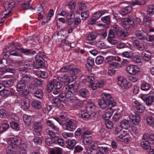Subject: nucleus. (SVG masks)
I'll return each mask as SVG.
<instances>
[{"mask_svg":"<svg viewBox=\"0 0 154 154\" xmlns=\"http://www.w3.org/2000/svg\"><path fill=\"white\" fill-rule=\"evenodd\" d=\"M102 99L98 101L99 105L102 108L111 110L116 105L113 99L110 95L107 93H103L101 94Z\"/></svg>","mask_w":154,"mask_h":154,"instance_id":"f257e3e1","label":"nucleus"},{"mask_svg":"<svg viewBox=\"0 0 154 154\" xmlns=\"http://www.w3.org/2000/svg\"><path fill=\"white\" fill-rule=\"evenodd\" d=\"M122 25H125V28L128 31L132 30L134 27V20L133 18L127 17L122 20Z\"/></svg>","mask_w":154,"mask_h":154,"instance_id":"f03ea898","label":"nucleus"},{"mask_svg":"<svg viewBox=\"0 0 154 154\" xmlns=\"http://www.w3.org/2000/svg\"><path fill=\"white\" fill-rule=\"evenodd\" d=\"M8 143L9 145L7 147L8 150L16 148L21 143L20 138L17 137H9L8 138Z\"/></svg>","mask_w":154,"mask_h":154,"instance_id":"7ed1b4c3","label":"nucleus"},{"mask_svg":"<svg viewBox=\"0 0 154 154\" xmlns=\"http://www.w3.org/2000/svg\"><path fill=\"white\" fill-rule=\"evenodd\" d=\"M15 3L13 0L10 1L9 2H5L4 3V6L5 11H8V13L5 14V16L3 18L5 19L8 16H9L11 13V10L15 6Z\"/></svg>","mask_w":154,"mask_h":154,"instance_id":"20e7f679","label":"nucleus"},{"mask_svg":"<svg viewBox=\"0 0 154 154\" xmlns=\"http://www.w3.org/2000/svg\"><path fill=\"white\" fill-rule=\"evenodd\" d=\"M121 29L117 25H113L111 29L109 30L108 36L114 38L119 37Z\"/></svg>","mask_w":154,"mask_h":154,"instance_id":"39448f33","label":"nucleus"},{"mask_svg":"<svg viewBox=\"0 0 154 154\" xmlns=\"http://www.w3.org/2000/svg\"><path fill=\"white\" fill-rule=\"evenodd\" d=\"M140 98L146 102L147 105L150 106L154 102V93H150L149 96L146 94L142 95Z\"/></svg>","mask_w":154,"mask_h":154,"instance_id":"423d86ee","label":"nucleus"},{"mask_svg":"<svg viewBox=\"0 0 154 154\" xmlns=\"http://www.w3.org/2000/svg\"><path fill=\"white\" fill-rule=\"evenodd\" d=\"M38 59L37 56L35 57V61L33 64L34 69L41 68L44 67V64L43 61V58L39 56H38Z\"/></svg>","mask_w":154,"mask_h":154,"instance_id":"0eeeda50","label":"nucleus"},{"mask_svg":"<svg viewBox=\"0 0 154 154\" xmlns=\"http://www.w3.org/2000/svg\"><path fill=\"white\" fill-rule=\"evenodd\" d=\"M66 127L65 129L70 131H73L76 128V125L74 121L72 120H69L68 121L66 122L65 123Z\"/></svg>","mask_w":154,"mask_h":154,"instance_id":"6e6552de","label":"nucleus"},{"mask_svg":"<svg viewBox=\"0 0 154 154\" xmlns=\"http://www.w3.org/2000/svg\"><path fill=\"white\" fill-rule=\"evenodd\" d=\"M126 70L129 73L134 75L139 71V68L137 66L130 65L127 66Z\"/></svg>","mask_w":154,"mask_h":154,"instance_id":"1a4fd4ad","label":"nucleus"},{"mask_svg":"<svg viewBox=\"0 0 154 154\" xmlns=\"http://www.w3.org/2000/svg\"><path fill=\"white\" fill-rule=\"evenodd\" d=\"M33 128L34 131L37 133L38 135H41L42 128V126L41 122H36L33 125Z\"/></svg>","mask_w":154,"mask_h":154,"instance_id":"9d476101","label":"nucleus"},{"mask_svg":"<svg viewBox=\"0 0 154 154\" xmlns=\"http://www.w3.org/2000/svg\"><path fill=\"white\" fill-rule=\"evenodd\" d=\"M129 118L132 121L133 124L135 125H137L140 120V116L138 113L136 114L135 115L131 114Z\"/></svg>","mask_w":154,"mask_h":154,"instance_id":"9b49d317","label":"nucleus"},{"mask_svg":"<svg viewBox=\"0 0 154 154\" xmlns=\"http://www.w3.org/2000/svg\"><path fill=\"white\" fill-rule=\"evenodd\" d=\"M80 72V70L78 68L73 67L71 66L69 72L73 75L71 77L73 78V79H76L78 74Z\"/></svg>","mask_w":154,"mask_h":154,"instance_id":"f8f14e48","label":"nucleus"},{"mask_svg":"<svg viewBox=\"0 0 154 154\" xmlns=\"http://www.w3.org/2000/svg\"><path fill=\"white\" fill-rule=\"evenodd\" d=\"M79 117L82 118L87 119L89 118L90 117H93L95 116L94 113H89L87 112H85L84 110H82L79 112Z\"/></svg>","mask_w":154,"mask_h":154,"instance_id":"ddd939ff","label":"nucleus"},{"mask_svg":"<svg viewBox=\"0 0 154 154\" xmlns=\"http://www.w3.org/2000/svg\"><path fill=\"white\" fill-rule=\"evenodd\" d=\"M15 49L17 50H20V51L22 53H24L26 55H32L35 54L36 53V51H33L30 49H24L23 48H16Z\"/></svg>","mask_w":154,"mask_h":154,"instance_id":"4468645a","label":"nucleus"},{"mask_svg":"<svg viewBox=\"0 0 154 154\" xmlns=\"http://www.w3.org/2000/svg\"><path fill=\"white\" fill-rule=\"evenodd\" d=\"M79 93L80 96L85 98H88L89 94V92L85 88L79 90Z\"/></svg>","mask_w":154,"mask_h":154,"instance_id":"2eb2a0df","label":"nucleus"},{"mask_svg":"<svg viewBox=\"0 0 154 154\" xmlns=\"http://www.w3.org/2000/svg\"><path fill=\"white\" fill-rule=\"evenodd\" d=\"M83 138L82 142L85 145H93L94 142L91 136L82 137Z\"/></svg>","mask_w":154,"mask_h":154,"instance_id":"dca6fc26","label":"nucleus"},{"mask_svg":"<svg viewBox=\"0 0 154 154\" xmlns=\"http://www.w3.org/2000/svg\"><path fill=\"white\" fill-rule=\"evenodd\" d=\"M96 108L95 106L93 103H88L86 105V111L90 113H94L95 115L96 114V112L95 111Z\"/></svg>","mask_w":154,"mask_h":154,"instance_id":"f3484780","label":"nucleus"},{"mask_svg":"<svg viewBox=\"0 0 154 154\" xmlns=\"http://www.w3.org/2000/svg\"><path fill=\"white\" fill-rule=\"evenodd\" d=\"M141 55L143 60L147 61L150 60L151 54L147 51L145 50L142 52Z\"/></svg>","mask_w":154,"mask_h":154,"instance_id":"a211bd4d","label":"nucleus"},{"mask_svg":"<svg viewBox=\"0 0 154 154\" xmlns=\"http://www.w3.org/2000/svg\"><path fill=\"white\" fill-rule=\"evenodd\" d=\"M131 125L130 121L126 119L122 120L120 123V126L124 129H127L130 127Z\"/></svg>","mask_w":154,"mask_h":154,"instance_id":"6ab92c4d","label":"nucleus"},{"mask_svg":"<svg viewBox=\"0 0 154 154\" xmlns=\"http://www.w3.org/2000/svg\"><path fill=\"white\" fill-rule=\"evenodd\" d=\"M61 100L60 98L56 97H54L51 100V102L54 106L59 107L61 104Z\"/></svg>","mask_w":154,"mask_h":154,"instance_id":"aec40b11","label":"nucleus"},{"mask_svg":"<svg viewBox=\"0 0 154 154\" xmlns=\"http://www.w3.org/2000/svg\"><path fill=\"white\" fill-rule=\"evenodd\" d=\"M22 81L20 79L18 82L17 88L18 91H22L26 87V84Z\"/></svg>","mask_w":154,"mask_h":154,"instance_id":"412c9836","label":"nucleus"},{"mask_svg":"<svg viewBox=\"0 0 154 154\" xmlns=\"http://www.w3.org/2000/svg\"><path fill=\"white\" fill-rule=\"evenodd\" d=\"M98 148L99 151L102 154H106L109 150V147L104 145L100 146Z\"/></svg>","mask_w":154,"mask_h":154,"instance_id":"4be33fe9","label":"nucleus"},{"mask_svg":"<svg viewBox=\"0 0 154 154\" xmlns=\"http://www.w3.org/2000/svg\"><path fill=\"white\" fill-rule=\"evenodd\" d=\"M0 71L3 72L4 73L6 72H9L14 73L16 72L15 69L9 68L7 66L1 68H0Z\"/></svg>","mask_w":154,"mask_h":154,"instance_id":"5701e85b","label":"nucleus"},{"mask_svg":"<svg viewBox=\"0 0 154 154\" xmlns=\"http://www.w3.org/2000/svg\"><path fill=\"white\" fill-rule=\"evenodd\" d=\"M72 101L74 106L76 108H79L82 106V101L76 97H75Z\"/></svg>","mask_w":154,"mask_h":154,"instance_id":"b1692460","label":"nucleus"},{"mask_svg":"<svg viewBox=\"0 0 154 154\" xmlns=\"http://www.w3.org/2000/svg\"><path fill=\"white\" fill-rule=\"evenodd\" d=\"M33 95L36 97L41 99L43 97V93L41 90L37 88L34 91Z\"/></svg>","mask_w":154,"mask_h":154,"instance_id":"393cba45","label":"nucleus"},{"mask_svg":"<svg viewBox=\"0 0 154 154\" xmlns=\"http://www.w3.org/2000/svg\"><path fill=\"white\" fill-rule=\"evenodd\" d=\"M21 108L25 110L29 109L30 106V101L29 100H23L21 103Z\"/></svg>","mask_w":154,"mask_h":154,"instance_id":"a878e982","label":"nucleus"},{"mask_svg":"<svg viewBox=\"0 0 154 154\" xmlns=\"http://www.w3.org/2000/svg\"><path fill=\"white\" fill-rule=\"evenodd\" d=\"M54 119L57 122L60 124H61L63 122L66 121L67 119L66 116L63 115H61L59 117H56L54 118Z\"/></svg>","mask_w":154,"mask_h":154,"instance_id":"bb28decb","label":"nucleus"},{"mask_svg":"<svg viewBox=\"0 0 154 154\" xmlns=\"http://www.w3.org/2000/svg\"><path fill=\"white\" fill-rule=\"evenodd\" d=\"M131 7L128 6L122 8L120 11V13L122 15L124 16L128 14L131 11Z\"/></svg>","mask_w":154,"mask_h":154,"instance_id":"cd10ccee","label":"nucleus"},{"mask_svg":"<svg viewBox=\"0 0 154 154\" xmlns=\"http://www.w3.org/2000/svg\"><path fill=\"white\" fill-rule=\"evenodd\" d=\"M32 79V78L31 75H26L22 77L20 79L23 81L22 82L27 84L28 82L31 81Z\"/></svg>","mask_w":154,"mask_h":154,"instance_id":"c85d7f7f","label":"nucleus"},{"mask_svg":"<svg viewBox=\"0 0 154 154\" xmlns=\"http://www.w3.org/2000/svg\"><path fill=\"white\" fill-rule=\"evenodd\" d=\"M134 103L137 109L140 112H142L145 108L141 104L137 101H134Z\"/></svg>","mask_w":154,"mask_h":154,"instance_id":"c756f323","label":"nucleus"},{"mask_svg":"<svg viewBox=\"0 0 154 154\" xmlns=\"http://www.w3.org/2000/svg\"><path fill=\"white\" fill-rule=\"evenodd\" d=\"M99 35V33L95 32L91 33L87 37V39L89 41H93Z\"/></svg>","mask_w":154,"mask_h":154,"instance_id":"7c9ffc66","label":"nucleus"},{"mask_svg":"<svg viewBox=\"0 0 154 154\" xmlns=\"http://www.w3.org/2000/svg\"><path fill=\"white\" fill-rule=\"evenodd\" d=\"M23 119L25 124L27 126H29L31 123V118L27 115H24L23 116Z\"/></svg>","mask_w":154,"mask_h":154,"instance_id":"2f4dec72","label":"nucleus"},{"mask_svg":"<svg viewBox=\"0 0 154 154\" xmlns=\"http://www.w3.org/2000/svg\"><path fill=\"white\" fill-rule=\"evenodd\" d=\"M66 143L68 146V148L72 150L73 149L76 143L75 140H67Z\"/></svg>","mask_w":154,"mask_h":154,"instance_id":"473e14b6","label":"nucleus"},{"mask_svg":"<svg viewBox=\"0 0 154 154\" xmlns=\"http://www.w3.org/2000/svg\"><path fill=\"white\" fill-rule=\"evenodd\" d=\"M151 21V18L148 15L145 16L143 20V25L146 26L149 25V23Z\"/></svg>","mask_w":154,"mask_h":154,"instance_id":"72a5a7b5","label":"nucleus"},{"mask_svg":"<svg viewBox=\"0 0 154 154\" xmlns=\"http://www.w3.org/2000/svg\"><path fill=\"white\" fill-rule=\"evenodd\" d=\"M31 105L34 108L38 109L41 107V103L38 100H33L32 103Z\"/></svg>","mask_w":154,"mask_h":154,"instance_id":"f704fd0d","label":"nucleus"},{"mask_svg":"<svg viewBox=\"0 0 154 154\" xmlns=\"http://www.w3.org/2000/svg\"><path fill=\"white\" fill-rule=\"evenodd\" d=\"M141 146L145 149H149L150 148V143L149 142L144 140L142 141L140 143Z\"/></svg>","mask_w":154,"mask_h":154,"instance_id":"c9c22d12","label":"nucleus"},{"mask_svg":"<svg viewBox=\"0 0 154 154\" xmlns=\"http://www.w3.org/2000/svg\"><path fill=\"white\" fill-rule=\"evenodd\" d=\"M135 35L138 39L141 40L145 39V37L142 34V32L140 30H137L135 32Z\"/></svg>","mask_w":154,"mask_h":154,"instance_id":"e433bc0d","label":"nucleus"},{"mask_svg":"<svg viewBox=\"0 0 154 154\" xmlns=\"http://www.w3.org/2000/svg\"><path fill=\"white\" fill-rule=\"evenodd\" d=\"M10 94V92L4 88L2 89V90H0V95L2 96L7 97Z\"/></svg>","mask_w":154,"mask_h":154,"instance_id":"4c0bfd02","label":"nucleus"},{"mask_svg":"<svg viewBox=\"0 0 154 154\" xmlns=\"http://www.w3.org/2000/svg\"><path fill=\"white\" fill-rule=\"evenodd\" d=\"M49 154H63L62 149L60 148H56L50 152Z\"/></svg>","mask_w":154,"mask_h":154,"instance_id":"58836bf2","label":"nucleus"},{"mask_svg":"<svg viewBox=\"0 0 154 154\" xmlns=\"http://www.w3.org/2000/svg\"><path fill=\"white\" fill-rule=\"evenodd\" d=\"M53 81V83H54V88L55 89H60L62 86V83L56 80H54Z\"/></svg>","mask_w":154,"mask_h":154,"instance_id":"ea45409f","label":"nucleus"},{"mask_svg":"<svg viewBox=\"0 0 154 154\" xmlns=\"http://www.w3.org/2000/svg\"><path fill=\"white\" fill-rule=\"evenodd\" d=\"M75 85L73 84L67 85L65 87L66 92H73L74 90Z\"/></svg>","mask_w":154,"mask_h":154,"instance_id":"a19ab883","label":"nucleus"},{"mask_svg":"<svg viewBox=\"0 0 154 154\" xmlns=\"http://www.w3.org/2000/svg\"><path fill=\"white\" fill-rule=\"evenodd\" d=\"M133 53L132 51H126L123 52L122 55L124 57L130 58L133 56Z\"/></svg>","mask_w":154,"mask_h":154,"instance_id":"79ce46f5","label":"nucleus"},{"mask_svg":"<svg viewBox=\"0 0 154 154\" xmlns=\"http://www.w3.org/2000/svg\"><path fill=\"white\" fill-rule=\"evenodd\" d=\"M11 127L16 131H18L20 129V125L19 124L16 122H12L10 123Z\"/></svg>","mask_w":154,"mask_h":154,"instance_id":"37998d69","label":"nucleus"},{"mask_svg":"<svg viewBox=\"0 0 154 154\" xmlns=\"http://www.w3.org/2000/svg\"><path fill=\"white\" fill-rule=\"evenodd\" d=\"M147 13V15L154 14V5H150L148 7Z\"/></svg>","mask_w":154,"mask_h":154,"instance_id":"c03bdc74","label":"nucleus"},{"mask_svg":"<svg viewBox=\"0 0 154 154\" xmlns=\"http://www.w3.org/2000/svg\"><path fill=\"white\" fill-rule=\"evenodd\" d=\"M1 133L6 131L9 127V125L8 123H4L1 125Z\"/></svg>","mask_w":154,"mask_h":154,"instance_id":"a18cd8bd","label":"nucleus"},{"mask_svg":"<svg viewBox=\"0 0 154 154\" xmlns=\"http://www.w3.org/2000/svg\"><path fill=\"white\" fill-rule=\"evenodd\" d=\"M112 114V112L111 111H108L105 112L103 116V119L107 120L109 119Z\"/></svg>","mask_w":154,"mask_h":154,"instance_id":"49530a36","label":"nucleus"},{"mask_svg":"<svg viewBox=\"0 0 154 154\" xmlns=\"http://www.w3.org/2000/svg\"><path fill=\"white\" fill-rule=\"evenodd\" d=\"M12 80L11 79L5 81L3 84L4 87L8 88L12 86L13 84Z\"/></svg>","mask_w":154,"mask_h":154,"instance_id":"de8ad7c7","label":"nucleus"},{"mask_svg":"<svg viewBox=\"0 0 154 154\" xmlns=\"http://www.w3.org/2000/svg\"><path fill=\"white\" fill-rule=\"evenodd\" d=\"M129 35L128 32L126 29L124 30H122V29L120 30V33L119 35V37L121 36L122 37H127Z\"/></svg>","mask_w":154,"mask_h":154,"instance_id":"09e8293b","label":"nucleus"},{"mask_svg":"<svg viewBox=\"0 0 154 154\" xmlns=\"http://www.w3.org/2000/svg\"><path fill=\"white\" fill-rule=\"evenodd\" d=\"M148 47L147 44L144 42H143L142 45H140L138 47V49L140 51H143L147 49Z\"/></svg>","mask_w":154,"mask_h":154,"instance_id":"8fccbe9b","label":"nucleus"},{"mask_svg":"<svg viewBox=\"0 0 154 154\" xmlns=\"http://www.w3.org/2000/svg\"><path fill=\"white\" fill-rule=\"evenodd\" d=\"M66 98L68 100H72L75 97L74 96L73 92H66Z\"/></svg>","mask_w":154,"mask_h":154,"instance_id":"3c124183","label":"nucleus"},{"mask_svg":"<svg viewBox=\"0 0 154 154\" xmlns=\"http://www.w3.org/2000/svg\"><path fill=\"white\" fill-rule=\"evenodd\" d=\"M101 19L104 23H106L107 24H110L111 22L110 16L108 15L102 17Z\"/></svg>","mask_w":154,"mask_h":154,"instance_id":"603ef678","label":"nucleus"},{"mask_svg":"<svg viewBox=\"0 0 154 154\" xmlns=\"http://www.w3.org/2000/svg\"><path fill=\"white\" fill-rule=\"evenodd\" d=\"M150 85L146 83H143L141 85V88L143 91H147L149 90L150 88Z\"/></svg>","mask_w":154,"mask_h":154,"instance_id":"864d4df0","label":"nucleus"},{"mask_svg":"<svg viewBox=\"0 0 154 154\" xmlns=\"http://www.w3.org/2000/svg\"><path fill=\"white\" fill-rule=\"evenodd\" d=\"M54 88V83H53V81H51L47 85V91L48 92H50L53 90V88Z\"/></svg>","mask_w":154,"mask_h":154,"instance_id":"5fc2aeb1","label":"nucleus"},{"mask_svg":"<svg viewBox=\"0 0 154 154\" xmlns=\"http://www.w3.org/2000/svg\"><path fill=\"white\" fill-rule=\"evenodd\" d=\"M8 116V112L3 109L0 110V117L2 118H5Z\"/></svg>","mask_w":154,"mask_h":154,"instance_id":"6e6d98bb","label":"nucleus"},{"mask_svg":"<svg viewBox=\"0 0 154 154\" xmlns=\"http://www.w3.org/2000/svg\"><path fill=\"white\" fill-rule=\"evenodd\" d=\"M46 124L48 126L51 128L53 129L56 131L58 130V128L54 125L52 121L50 120H47Z\"/></svg>","mask_w":154,"mask_h":154,"instance_id":"4d7b16f0","label":"nucleus"},{"mask_svg":"<svg viewBox=\"0 0 154 154\" xmlns=\"http://www.w3.org/2000/svg\"><path fill=\"white\" fill-rule=\"evenodd\" d=\"M28 88L31 92L34 91L38 88L34 84L30 83L27 85Z\"/></svg>","mask_w":154,"mask_h":154,"instance_id":"13d9d810","label":"nucleus"},{"mask_svg":"<svg viewBox=\"0 0 154 154\" xmlns=\"http://www.w3.org/2000/svg\"><path fill=\"white\" fill-rule=\"evenodd\" d=\"M104 59L102 56H99L97 57L95 60V63L97 64H100L102 63Z\"/></svg>","mask_w":154,"mask_h":154,"instance_id":"bf43d9fd","label":"nucleus"},{"mask_svg":"<svg viewBox=\"0 0 154 154\" xmlns=\"http://www.w3.org/2000/svg\"><path fill=\"white\" fill-rule=\"evenodd\" d=\"M30 4L29 2H26L22 4V7L25 10H28L31 8Z\"/></svg>","mask_w":154,"mask_h":154,"instance_id":"052dcab7","label":"nucleus"},{"mask_svg":"<svg viewBox=\"0 0 154 154\" xmlns=\"http://www.w3.org/2000/svg\"><path fill=\"white\" fill-rule=\"evenodd\" d=\"M71 66V65H69L64 66L60 69V72H65L68 70H69V71Z\"/></svg>","mask_w":154,"mask_h":154,"instance_id":"680f3d73","label":"nucleus"},{"mask_svg":"<svg viewBox=\"0 0 154 154\" xmlns=\"http://www.w3.org/2000/svg\"><path fill=\"white\" fill-rule=\"evenodd\" d=\"M116 47L118 49H122L128 47L126 43L123 42L119 43L117 45Z\"/></svg>","mask_w":154,"mask_h":154,"instance_id":"e2e57ef3","label":"nucleus"},{"mask_svg":"<svg viewBox=\"0 0 154 154\" xmlns=\"http://www.w3.org/2000/svg\"><path fill=\"white\" fill-rule=\"evenodd\" d=\"M45 142L49 146H51L54 143V141L50 137L46 138L45 139Z\"/></svg>","mask_w":154,"mask_h":154,"instance_id":"0e129e2a","label":"nucleus"},{"mask_svg":"<svg viewBox=\"0 0 154 154\" xmlns=\"http://www.w3.org/2000/svg\"><path fill=\"white\" fill-rule=\"evenodd\" d=\"M132 85V84L131 82H127L126 81V80H125V82H124L121 87L125 88H129Z\"/></svg>","mask_w":154,"mask_h":154,"instance_id":"69168bd1","label":"nucleus"},{"mask_svg":"<svg viewBox=\"0 0 154 154\" xmlns=\"http://www.w3.org/2000/svg\"><path fill=\"white\" fill-rule=\"evenodd\" d=\"M103 14V12L102 11H98L94 14L93 17L96 18V19H98Z\"/></svg>","mask_w":154,"mask_h":154,"instance_id":"338daca9","label":"nucleus"},{"mask_svg":"<svg viewBox=\"0 0 154 154\" xmlns=\"http://www.w3.org/2000/svg\"><path fill=\"white\" fill-rule=\"evenodd\" d=\"M89 12L88 11H86L84 12H82L81 13V17L82 18V20H85L89 16Z\"/></svg>","mask_w":154,"mask_h":154,"instance_id":"774afa93","label":"nucleus"}]
</instances>
